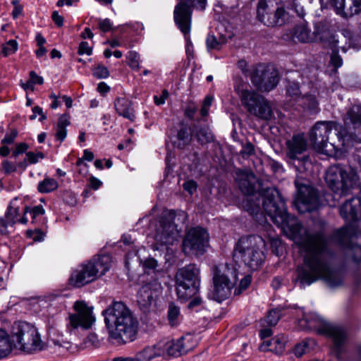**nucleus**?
<instances>
[{"label":"nucleus","instance_id":"obj_1","mask_svg":"<svg viewBox=\"0 0 361 361\" xmlns=\"http://www.w3.org/2000/svg\"><path fill=\"white\" fill-rule=\"evenodd\" d=\"M262 206L272 221L299 248L303 258L302 265L297 270L301 286H309L318 280L332 288L341 286L343 276L332 266L334 254L324 232H311L303 228L294 216L288 215L284 200L274 188L266 190Z\"/></svg>","mask_w":361,"mask_h":361},{"label":"nucleus","instance_id":"obj_2","mask_svg":"<svg viewBox=\"0 0 361 361\" xmlns=\"http://www.w3.org/2000/svg\"><path fill=\"white\" fill-rule=\"evenodd\" d=\"M109 338L116 345L135 339L138 322L123 302H114L103 312Z\"/></svg>","mask_w":361,"mask_h":361},{"label":"nucleus","instance_id":"obj_3","mask_svg":"<svg viewBox=\"0 0 361 361\" xmlns=\"http://www.w3.org/2000/svg\"><path fill=\"white\" fill-rule=\"evenodd\" d=\"M12 338L16 339V343L12 342L8 333L0 328V359L7 357L13 348L32 353L42 350L44 347L37 330L26 322L15 323Z\"/></svg>","mask_w":361,"mask_h":361},{"label":"nucleus","instance_id":"obj_4","mask_svg":"<svg viewBox=\"0 0 361 361\" xmlns=\"http://www.w3.org/2000/svg\"><path fill=\"white\" fill-rule=\"evenodd\" d=\"M112 258L109 255L94 257L73 271L68 284L75 288H81L95 281L109 270Z\"/></svg>","mask_w":361,"mask_h":361},{"label":"nucleus","instance_id":"obj_5","mask_svg":"<svg viewBox=\"0 0 361 361\" xmlns=\"http://www.w3.org/2000/svg\"><path fill=\"white\" fill-rule=\"evenodd\" d=\"M264 242L257 235L242 237L234 250V257L252 270L257 269L263 263Z\"/></svg>","mask_w":361,"mask_h":361},{"label":"nucleus","instance_id":"obj_6","mask_svg":"<svg viewBox=\"0 0 361 361\" xmlns=\"http://www.w3.org/2000/svg\"><path fill=\"white\" fill-rule=\"evenodd\" d=\"M292 37L294 41L302 43L319 41L327 48H334L336 46L337 42H340V39L330 30L329 25L322 22L314 25L313 32H311L306 23L297 25L293 29Z\"/></svg>","mask_w":361,"mask_h":361},{"label":"nucleus","instance_id":"obj_7","mask_svg":"<svg viewBox=\"0 0 361 361\" xmlns=\"http://www.w3.org/2000/svg\"><path fill=\"white\" fill-rule=\"evenodd\" d=\"M336 127L334 121H318L312 126L309 133V140L314 150L328 156L336 152L338 146L329 141V135L333 130L337 131Z\"/></svg>","mask_w":361,"mask_h":361},{"label":"nucleus","instance_id":"obj_8","mask_svg":"<svg viewBox=\"0 0 361 361\" xmlns=\"http://www.w3.org/2000/svg\"><path fill=\"white\" fill-rule=\"evenodd\" d=\"M241 104L252 115L268 120L272 116V109L269 102L255 92L248 89L246 84H240L235 87Z\"/></svg>","mask_w":361,"mask_h":361},{"label":"nucleus","instance_id":"obj_9","mask_svg":"<svg viewBox=\"0 0 361 361\" xmlns=\"http://www.w3.org/2000/svg\"><path fill=\"white\" fill-rule=\"evenodd\" d=\"M214 287L209 294L212 299L221 302L231 294L237 282L236 271L228 265L216 267L213 276Z\"/></svg>","mask_w":361,"mask_h":361},{"label":"nucleus","instance_id":"obj_10","mask_svg":"<svg viewBox=\"0 0 361 361\" xmlns=\"http://www.w3.org/2000/svg\"><path fill=\"white\" fill-rule=\"evenodd\" d=\"M298 322L302 329L317 331L331 337L336 347H339L346 338V334L342 327L327 323L316 314H304Z\"/></svg>","mask_w":361,"mask_h":361},{"label":"nucleus","instance_id":"obj_11","mask_svg":"<svg viewBox=\"0 0 361 361\" xmlns=\"http://www.w3.org/2000/svg\"><path fill=\"white\" fill-rule=\"evenodd\" d=\"M73 312L68 313L66 318V330L72 333L80 328L89 329L95 322L93 307L84 300H77L73 305Z\"/></svg>","mask_w":361,"mask_h":361},{"label":"nucleus","instance_id":"obj_12","mask_svg":"<svg viewBox=\"0 0 361 361\" xmlns=\"http://www.w3.org/2000/svg\"><path fill=\"white\" fill-rule=\"evenodd\" d=\"M258 19L265 25H281L288 18V13L276 0H260L257 5Z\"/></svg>","mask_w":361,"mask_h":361},{"label":"nucleus","instance_id":"obj_13","mask_svg":"<svg viewBox=\"0 0 361 361\" xmlns=\"http://www.w3.org/2000/svg\"><path fill=\"white\" fill-rule=\"evenodd\" d=\"M250 80L261 92H269L274 89L279 81L278 71L272 65L259 64L251 71Z\"/></svg>","mask_w":361,"mask_h":361},{"label":"nucleus","instance_id":"obj_14","mask_svg":"<svg viewBox=\"0 0 361 361\" xmlns=\"http://www.w3.org/2000/svg\"><path fill=\"white\" fill-rule=\"evenodd\" d=\"M209 245V234L201 227H193L186 230L182 240V251L189 255H202Z\"/></svg>","mask_w":361,"mask_h":361},{"label":"nucleus","instance_id":"obj_15","mask_svg":"<svg viewBox=\"0 0 361 361\" xmlns=\"http://www.w3.org/2000/svg\"><path fill=\"white\" fill-rule=\"evenodd\" d=\"M207 0H182V33L185 35V53L188 59H193V47L188 34L191 27V15L194 8L204 10L207 6Z\"/></svg>","mask_w":361,"mask_h":361},{"label":"nucleus","instance_id":"obj_16","mask_svg":"<svg viewBox=\"0 0 361 361\" xmlns=\"http://www.w3.org/2000/svg\"><path fill=\"white\" fill-rule=\"evenodd\" d=\"M298 194L294 200V206L300 213L310 212L319 205L318 194L315 189L307 185H300L295 181Z\"/></svg>","mask_w":361,"mask_h":361},{"label":"nucleus","instance_id":"obj_17","mask_svg":"<svg viewBox=\"0 0 361 361\" xmlns=\"http://www.w3.org/2000/svg\"><path fill=\"white\" fill-rule=\"evenodd\" d=\"M174 217V213L169 212L163 216L159 221L154 238L161 244L173 245L180 237L177 226L173 223Z\"/></svg>","mask_w":361,"mask_h":361},{"label":"nucleus","instance_id":"obj_18","mask_svg":"<svg viewBox=\"0 0 361 361\" xmlns=\"http://www.w3.org/2000/svg\"><path fill=\"white\" fill-rule=\"evenodd\" d=\"M325 180L328 186L335 192L345 195L350 187V180L345 170L341 166H330L326 172Z\"/></svg>","mask_w":361,"mask_h":361},{"label":"nucleus","instance_id":"obj_19","mask_svg":"<svg viewBox=\"0 0 361 361\" xmlns=\"http://www.w3.org/2000/svg\"><path fill=\"white\" fill-rule=\"evenodd\" d=\"M287 157L294 161L298 160L304 165L310 163L308 156H303L301 159L299 155L305 152L307 149V142L303 134L294 135L290 139L286 141Z\"/></svg>","mask_w":361,"mask_h":361},{"label":"nucleus","instance_id":"obj_20","mask_svg":"<svg viewBox=\"0 0 361 361\" xmlns=\"http://www.w3.org/2000/svg\"><path fill=\"white\" fill-rule=\"evenodd\" d=\"M345 124V137L356 142H361V105H355L349 110Z\"/></svg>","mask_w":361,"mask_h":361},{"label":"nucleus","instance_id":"obj_21","mask_svg":"<svg viewBox=\"0 0 361 361\" xmlns=\"http://www.w3.org/2000/svg\"><path fill=\"white\" fill-rule=\"evenodd\" d=\"M336 13L344 18L352 17L361 11V0H331Z\"/></svg>","mask_w":361,"mask_h":361},{"label":"nucleus","instance_id":"obj_22","mask_svg":"<svg viewBox=\"0 0 361 361\" xmlns=\"http://www.w3.org/2000/svg\"><path fill=\"white\" fill-rule=\"evenodd\" d=\"M199 269L195 264H189L182 269V290H190V293L199 289Z\"/></svg>","mask_w":361,"mask_h":361},{"label":"nucleus","instance_id":"obj_23","mask_svg":"<svg viewBox=\"0 0 361 361\" xmlns=\"http://www.w3.org/2000/svg\"><path fill=\"white\" fill-rule=\"evenodd\" d=\"M235 179L243 193L250 196L255 192L256 176L250 171L237 170Z\"/></svg>","mask_w":361,"mask_h":361},{"label":"nucleus","instance_id":"obj_24","mask_svg":"<svg viewBox=\"0 0 361 361\" xmlns=\"http://www.w3.org/2000/svg\"><path fill=\"white\" fill-rule=\"evenodd\" d=\"M341 215L350 221L361 220V197L346 201L340 209Z\"/></svg>","mask_w":361,"mask_h":361},{"label":"nucleus","instance_id":"obj_25","mask_svg":"<svg viewBox=\"0 0 361 361\" xmlns=\"http://www.w3.org/2000/svg\"><path fill=\"white\" fill-rule=\"evenodd\" d=\"M159 353L164 357H178L180 353V338H165L157 342Z\"/></svg>","mask_w":361,"mask_h":361},{"label":"nucleus","instance_id":"obj_26","mask_svg":"<svg viewBox=\"0 0 361 361\" xmlns=\"http://www.w3.org/2000/svg\"><path fill=\"white\" fill-rule=\"evenodd\" d=\"M182 304L185 305V310L189 313L200 311L203 307V300L199 289H196L193 293H190V290H182Z\"/></svg>","mask_w":361,"mask_h":361},{"label":"nucleus","instance_id":"obj_27","mask_svg":"<svg viewBox=\"0 0 361 361\" xmlns=\"http://www.w3.org/2000/svg\"><path fill=\"white\" fill-rule=\"evenodd\" d=\"M114 109L117 114L123 118L134 121L135 111L130 99L126 97H118L114 101Z\"/></svg>","mask_w":361,"mask_h":361},{"label":"nucleus","instance_id":"obj_28","mask_svg":"<svg viewBox=\"0 0 361 361\" xmlns=\"http://www.w3.org/2000/svg\"><path fill=\"white\" fill-rule=\"evenodd\" d=\"M286 338L283 335H278L271 340L264 341L259 349L262 352L270 351L275 354H281L285 349Z\"/></svg>","mask_w":361,"mask_h":361},{"label":"nucleus","instance_id":"obj_29","mask_svg":"<svg viewBox=\"0 0 361 361\" xmlns=\"http://www.w3.org/2000/svg\"><path fill=\"white\" fill-rule=\"evenodd\" d=\"M335 35L340 39V42H337L335 47L329 49L332 50V54L331 56V63L335 68H338L343 65V60L338 54L339 49H341L343 52L345 53L350 45L346 46L347 39L345 36L339 37L337 35L335 34Z\"/></svg>","mask_w":361,"mask_h":361},{"label":"nucleus","instance_id":"obj_30","mask_svg":"<svg viewBox=\"0 0 361 361\" xmlns=\"http://www.w3.org/2000/svg\"><path fill=\"white\" fill-rule=\"evenodd\" d=\"M154 300L153 292L148 286H142L137 294V302L142 308H148Z\"/></svg>","mask_w":361,"mask_h":361},{"label":"nucleus","instance_id":"obj_31","mask_svg":"<svg viewBox=\"0 0 361 361\" xmlns=\"http://www.w3.org/2000/svg\"><path fill=\"white\" fill-rule=\"evenodd\" d=\"M345 262L350 265L357 266L361 262V246L352 245L345 249Z\"/></svg>","mask_w":361,"mask_h":361},{"label":"nucleus","instance_id":"obj_32","mask_svg":"<svg viewBox=\"0 0 361 361\" xmlns=\"http://www.w3.org/2000/svg\"><path fill=\"white\" fill-rule=\"evenodd\" d=\"M157 343L152 346H147L136 353L135 359L136 361H148L155 357L160 356L159 353Z\"/></svg>","mask_w":361,"mask_h":361},{"label":"nucleus","instance_id":"obj_33","mask_svg":"<svg viewBox=\"0 0 361 361\" xmlns=\"http://www.w3.org/2000/svg\"><path fill=\"white\" fill-rule=\"evenodd\" d=\"M70 116L67 114H62L58 120L56 137L61 142L63 141L66 137V127L70 125Z\"/></svg>","mask_w":361,"mask_h":361},{"label":"nucleus","instance_id":"obj_34","mask_svg":"<svg viewBox=\"0 0 361 361\" xmlns=\"http://www.w3.org/2000/svg\"><path fill=\"white\" fill-rule=\"evenodd\" d=\"M58 187L59 183L55 179L47 177L38 183L37 190L40 193H49L56 190Z\"/></svg>","mask_w":361,"mask_h":361},{"label":"nucleus","instance_id":"obj_35","mask_svg":"<svg viewBox=\"0 0 361 361\" xmlns=\"http://www.w3.org/2000/svg\"><path fill=\"white\" fill-rule=\"evenodd\" d=\"M302 104L304 108L312 114L319 111V104L314 96L307 95L303 97Z\"/></svg>","mask_w":361,"mask_h":361},{"label":"nucleus","instance_id":"obj_36","mask_svg":"<svg viewBox=\"0 0 361 361\" xmlns=\"http://www.w3.org/2000/svg\"><path fill=\"white\" fill-rule=\"evenodd\" d=\"M127 63L133 69L138 71L140 68V58L137 52L130 51L126 55Z\"/></svg>","mask_w":361,"mask_h":361},{"label":"nucleus","instance_id":"obj_37","mask_svg":"<svg viewBox=\"0 0 361 361\" xmlns=\"http://www.w3.org/2000/svg\"><path fill=\"white\" fill-rule=\"evenodd\" d=\"M195 136L202 144L209 142L213 140L210 130L206 127L200 128L196 132Z\"/></svg>","mask_w":361,"mask_h":361},{"label":"nucleus","instance_id":"obj_38","mask_svg":"<svg viewBox=\"0 0 361 361\" xmlns=\"http://www.w3.org/2000/svg\"><path fill=\"white\" fill-rule=\"evenodd\" d=\"M20 215V209L18 207L9 205L4 216L11 224L15 225L18 222Z\"/></svg>","mask_w":361,"mask_h":361},{"label":"nucleus","instance_id":"obj_39","mask_svg":"<svg viewBox=\"0 0 361 361\" xmlns=\"http://www.w3.org/2000/svg\"><path fill=\"white\" fill-rule=\"evenodd\" d=\"M17 171V166L16 162L11 161L8 159H5L1 162L0 166V173L6 176H8Z\"/></svg>","mask_w":361,"mask_h":361},{"label":"nucleus","instance_id":"obj_40","mask_svg":"<svg viewBox=\"0 0 361 361\" xmlns=\"http://www.w3.org/2000/svg\"><path fill=\"white\" fill-rule=\"evenodd\" d=\"M281 317V314L278 310H271L269 312L268 315L262 321L263 325L265 324L267 326H275L279 322Z\"/></svg>","mask_w":361,"mask_h":361},{"label":"nucleus","instance_id":"obj_41","mask_svg":"<svg viewBox=\"0 0 361 361\" xmlns=\"http://www.w3.org/2000/svg\"><path fill=\"white\" fill-rule=\"evenodd\" d=\"M195 345L196 341L192 335L187 334L185 336L182 337V350L188 353L192 350Z\"/></svg>","mask_w":361,"mask_h":361},{"label":"nucleus","instance_id":"obj_42","mask_svg":"<svg viewBox=\"0 0 361 361\" xmlns=\"http://www.w3.org/2000/svg\"><path fill=\"white\" fill-rule=\"evenodd\" d=\"M179 315V308L171 303L168 310V319L171 326L178 324L177 319Z\"/></svg>","mask_w":361,"mask_h":361},{"label":"nucleus","instance_id":"obj_43","mask_svg":"<svg viewBox=\"0 0 361 361\" xmlns=\"http://www.w3.org/2000/svg\"><path fill=\"white\" fill-rule=\"evenodd\" d=\"M14 230V224H11L5 216L0 218V234L8 235Z\"/></svg>","mask_w":361,"mask_h":361},{"label":"nucleus","instance_id":"obj_44","mask_svg":"<svg viewBox=\"0 0 361 361\" xmlns=\"http://www.w3.org/2000/svg\"><path fill=\"white\" fill-rule=\"evenodd\" d=\"M18 49V43L14 39H11L4 44L2 53L4 56L14 54Z\"/></svg>","mask_w":361,"mask_h":361},{"label":"nucleus","instance_id":"obj_45","mask_svg":"<svg viewBox=\"0 0 361 361\" xmlns=\"http://www.w3.org/2000/svg\"><path fill=\"white\" fill-rule=\"evenodd\" d=\"M24 213H30L32 214V219H35L37 216H42L44 214V209L42 205H37L32 208L25 207Z\"/></svg>","mask_w":361,"mask_h":361},{"label":"nucleus","instance_id":"obj_46","mask_svg":"<svg viewBox=\"0 0 361 361\" xmlns=\"http://www.w3.org/2000/svg\"><path fill=\"white\" fill-rule=\"evenodd\" d=\"M93 75L97 78H106L109 75V72L105 66L98 65L93 70Z\"/></svg>","mask_w":361,"mask_h":361},{"label":"nucleus","instance_id":"obj_47","mask_svg":"<svg viewBox=\"0 0 361 361\" xmlns=\"http://www.w3.org/2000/svg\"><path fill=\"white\" fill-rule=\"evenodd\" d=\"M44 158V155L42 152L34 153L32 152H28L26 153V160L27 163L30 164H37L39 161V159H43Z\"/></svg>","mask_w":361,"mask_h":361},{"label":"nucleus","instance_id":"obj_48","mask_svg":"<svg viewBox=\"0 0 361 361\" xmlns=\"http://www.w3.org/2000/svg\"><path fill=\"white\" fill-rule=\"evenodd\" d=\"M250 283H251V276L249 275L244 276L241 279L238 287L235 289V294H236V295L240 294L243 290H245L250 286Z\"/></svg>","mask_w":361,"mask_h":361},{"label":"nucleus","instance_id":"obj_49","mask_svg":"<svg viewBox=\"0 0 361 361\" xmlns=\"http://www.w3.org/2000/svg\"><path fill=\"white\" fill-rule=\"evenodd\" d=\"M308 350V343L306 341H303L300 343H298L295 345L294 349L295 355L297 357H301L305 353H306Z\"/></svg>","mask_w":361,"mask_h":361},{"label":"nucleus","instance_id":"obj_50","mask_svg":"<svg viewBox=\"0 0 361 361\" xmlns=\"http://www.w3.org/2000/svg\"><path fill=\"white\" fill-rule=\"evenodd\" d=\"M52 343L56 348H58L59 350L63 349L65 350H68L71 348V343L63 339H53Z\"/></svg>","mask_w":361,"mask_h":361},{"label":"nucleus","instance_id":"obj_51","mask_svg":"<svg viewBox=\"0 0 361 361\" xmlns=\"http://www.w3.org/2000/svg\"><path fill=\"white\" fill-rule=\"evenodd\" d=\"M94 159V154L92 152L89 151L88 149H85L83 152V157L82 158H79L76 161L77 166H80L83 164L85 167L87 166L86 164L83 163V159L91 161Z\"/></svg>","mask_w":361,"mask_h":361},{"label":"nucleus","instance_id":"obj_52","mask_svg":"<svg viewBox=\"0 0 361 361\" xmlns=\"http://www.w3.org/2000/svg\"><path fill=\"white\" fill-rule=\"evenodd\" d=\"M299 85L296 82L290 83L287 87V94L290 97H297L300 94Z\"/></svg>","mask_w":361,"mask_h":361},{"label":"nucleus","instance_id":"obj_53","mask_svg":"<svg viewBox=\"0 0 361 361\" xmlns=\"http://www.w3.org/2000/svg\"><path fill=\"white\" fill-rule=\"evenodd\" d=\"M183 187L185 190L192 195L197 191V185L194 180H188L183 184Z\"/></svg>","mask_w":361,"mask_h":361},{"label":"nucleus","instance_id":"obj_54","mask_svg":"<svg viewBox=\"0 0 361 361\" xmlns=\"http://www.w3.org/2000/svg\"><path fill=\"white\" fill-rule=\"evenodd\" d=\"M78 53L80 55H90L92 54V48L89 46L88 42H82L79 45Z\"/></svg>","mask_w":361,"mask_h":361},{"label":"nucleus","instance_id":"obj_55","mask_svg":"<svg viewBox=\"0 0 361 361\" xmlns=\"http://www.w3.org/2000/svg\"><path fill=\"white\" fill-rule=\"evenodd\" d=\"M111 27L112 23L109 19L106 18L104 20H99V27L102 32H106L109 31L111 29Z\"/></svg>","mask_w":361,"mask_h":361},{"label":"nucleus","instance_id":"obj_56","mask_svg":"<svg viewBox=\"0 0 361 361\" xmlns=\"http://www.w3.org/2000/svg\"><path fill=\"white\" fill-rule=\"evenodd\" d=\"M174 21L178 28H180V0L177 3L174 10Z\"/></svg>","mask_w":361,"mask_h":361},{"label":"nucleus","instance_id":"obj_57","mask_svg":"<svg viewBox=\"0 0 361 361\" xmlns=\"http://www.w3.org/2000/svg\"><path fill=\"white\" fill-rule=\"evenodd\" d=\"M18 135V132L16 130H12L10 134H7L5 135L4 138L2 140V143L4 144H12Z\"/></svg>","mask_w":361,"mask_h":361},{"label":"nucleus","instance_id":"obj_58","mask_svg":"<svg viewBox=\"0 0 361 361\" xmlns=\"http://www.w3.org/2000/svg\"><path fill=\"white\" fill-rule=\"evenodd\" d=\"M169 93L166 90L162 91V93L160 96L155 95L154 96V101L157 105H161L164 104L165 99L168 97Z\"/></svg>","mask_w":361,"mask_h":361},{"label":"nucleus","instance_id":"obj_59","mask_svg":"<svg viewBox=\"0 0 361 361\" xmlns=\"http://www.w3.org/2000/svg\"><path fill=\"white\" fill-rule=\"evenodd\" d=\"M293 6L298 16L303 17L305 14L302 6L300 5V0H293Z\"/></svg>","mask_w":361,"mask_h":361},{"label":"nucleus","instance_id":"obj_60","mask_svg":"<svg viewBox=\"0 0 361 361\" xmlns=\"http://www.w3.org/2000/svg\"><path fill=\"white\" fill-rule=\"evenodd\" d=\"M254 152H255L254 146L250 142L246 143L243 146V149L241 150V154H243V157L250 156L251 154H254Z\"/></svg>","mask_w":361,"mask_h":361},{"label":"nucleus","instance_id":"obj_61","mask_svg":"<svg viewBox=\"0 0 361 361\" xmlns=\"http://www.w3.org/2000/svg\"><path fill=\"white\" fill-rule=\"evenodd\" d=\"M207 45L210 49H219V43L217 42L216 38L213 35H209L207 39Z\"/></svg>","mask_w":361,"mask_h":361},{"label":"nucleus","instance_id":"obj_62","mask_svg":"<svg viewBox=\"0 0 361 361\" xmlns=\"http://www.w3.org/2000/svg\"><path fill=\"white\" fill-rule=\"evenodd\" d=\"M30 81L33 84L42 85L44 82L43 78L41 76L37 75L35 71L30 73Z\"/></svg>","mask_w":361,"mask_h":361},{"label":"nucleus","instance_id":"obj_63","mask_svg":"<svg viewBox=\"0 0 361 361\" xmlns=\"http://www.w3.org/2000/svg\"><path fill=\"white\" fill-rule=\"evenodd\" d=\"M53 21L58 25L62 26L63 23V18L59 14L57 11H54L51 15Z\"/></svg>","mask_w":361,"mask_h":361},{"label":"nucleus","instance_id":"obj_64","mask_svg":"<svg viewBox=\"0 0 361 361\" xmlns=\"http://www.w3.org/2000/svg\"><path fill=\"white\" fill-rule=\"evenodd\" d=\"M85 342L86 343H90L92 345L96 346L99 344V339L96 334H91L86 338Z\"/></svg>","mask_w":361,"mask_h":361}]
</instances>
